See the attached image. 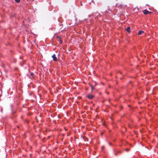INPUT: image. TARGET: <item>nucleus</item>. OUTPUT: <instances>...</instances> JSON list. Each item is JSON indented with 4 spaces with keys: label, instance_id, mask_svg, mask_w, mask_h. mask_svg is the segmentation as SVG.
Returning a JSON list of instances; mask_svg holds the SVG:
<instances>
[{
    "label": "nucleus",
    "instance_id": "nucleus-10",
    "mask_svg": "<svg viewBox=\"0 0 158 158\" xmlns=\"http://www.w3.org/2000/svg\"><path fill=\"white\" fill-rule=\"evenodd\" d=\"M33 74H34V73H31V75L32 76Z\"/></svg>",
    "mask_w": 158,
    "mask_h": 158
},
{
    "label": "nucleus",
    "instance_id": "nucleus-5",
    "mask_svg": "<svg viewBox=\"0 0 158 158\" xmlns=\"http://www.w3.org/2000/svg\"><path fill=\"white\" fill-rule=\"evenodd\" d=\"M56 40L57 41L59 42L60 43H62V41L59 36H57L56 37Z\"/></svg>",
    "mask_w": 158,
    "mask_h": 158
},
{
    "label": "nucleus",
    "instance_id": "nucleus-1",
    "mask_svg": "<svg viewBox=\"0 0 158 158\" xmlns=\"http://www.w3.org/2000/svg\"><path fill=\"white\" fill-rule=\"evenodd\" d=\"M143 13L145 15H147L148 14H150L152 13V12H150L147 10H144L143 11Z\"/></svg>",
    "mask_w": 158,
    "mask_h": 158
},
{
    "label": "nucleus",
    "instance_id": "nucleus-11",
    "mask_svg": "<svg viewBox=\"0 0 158 158\" xmlns=\"http://www.w3.org/2000/svg\"><path fill=\"white\" fill-rule=\"evenodd\" d=\"M91 2L92 3H94V2L93 0H92Z\"/></svg>",
    "mask_w": 158,
    "mask_h": 158
},
{
    "label": "nucleus",
    "instance_id": "nucleus-8",
    "mask_svg": "<svg viewBox=\"0 0 158 158\" xmlns=\"http://www.w3.org/2000/svg\"><path fill=\"white\" fill-rule=\"evenodd\" d=\"M90 86L91 87L92 91H93V90L94 89V87L93 86V85H90Z\"/></svg>",
    "mask_w": 158,
    "mask_h": 158
},
{
    "label": "nucleus",
    "instance_id": "nucleus-13",
    "mask_svg": "<svg viewBox=\"0 0 158 158\" xmlns=\"http://www.w3.org/2000/svg\"><path fill=\"white\" fill-rule=\"evenodd\" d=\"M90 4H91V2H90Z\"/></svg>",
    "mask_w": 158,
    "mask_h": 158
},
{
    "label": "nucleus",
    "instance_id": "nucleus-9",
    "mask_svg": "<svg viewBox=\"0 0 158 158\" xmlns=\"http://www.w3.org/2000/svg\"><path fill=\"white\" fill-rule=\"evenodd\" d=\"M15 1L17 3H19L20 2V0H15Z\"/></svg>",
    "mask_w": 158,
    "mask_h": 158
},
{
    "label": "nucleus",
    "instance_id": "nucleus-12",
    "mask_svg": "<svg viewBox=\"0 0 158 158\" xmlns=\"http://www.w3.org/2000/svg\"><path fill=\"white\" fill-rule=\"evenodd\" d=\"M89 17H90V15H89Z\"/></svg>",
    "mask_w": 158,
    "mask_h": 158
},
{
    "label": "nucleus",
    "instance_id": "nucleus-7",
    "mask_svg": "<svg viewBox=\"0 0 158 158\" xmlns=\"http://www.w3.org/2000/svg\"><path fill=\"white\" fill-rule=\"evenodd\" d=\"M131 29V28L130 27H128L127 29H126V31L129 33H130V30Z\"/></svg>",
    "mask_w": 158,
    "mask_h": 158
},
{
    "label": "nucleus",
    "instance_id": "nucleus-2",
    "mask_svg": "<svg viewBox=\"0 0 158 158\" xmlns=\"http://www.w3.org/2000/svg\"><path fill=\"white\" fill-rule=\"evenodd\" d=\"M116 6H118V7H120L121 8H125V6H123L122 4H117Z\"/></svg>",
    "mask_w": 158,
    "mask_h": 158
},
{
    "label": "nucleus",
    "instance_id": "nucleus-6",
    "mask_svg": "<svg viewBox=\"0 0 158 158\" xmlns=\"http://www.w3.org/2000/svg\"><path fill=\"white\" fill-rule=\"evenodd\" d=\"M144 32L143 31H139L138 34L139 35H140L142 33H143Z\"/></svg>",
    "mask_w": 158,
    "mask_h": 158
},
{
    "label": "nucleus",
    "instance_id": "nucleus-3",
    "mask_svg": "<svg viewBox=\"0 0 158 158\" xmlns=\"http://www.w3.org/2000/svg\"><path fill=\"white\" fill-rule=\"evenodd\" d=\"M52 56V57L53 58V60H54V61H56L57 60V59L56 58V55H55V54H53Z\"/></svg>",
    "mask_w": 158,
    "mask_h": 158
},
{
    "label": "nucleus",
    "instance_id": "nucleus-4",
    "mask_svg": "<svg viewBox=\"0 0 158 158\" xmlns=\"http://www.w3.org/2000/svg\"><path fill=\"white\" fill-rule=\"evenodd\" d=\"M87 97L90 99H92L94 97V96L92 95H91V94H89V95H88L87 96Z\"/></svg>",
    "mask_w": 158,
    "mask_h": 158
}]
</instances>
